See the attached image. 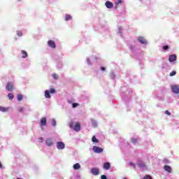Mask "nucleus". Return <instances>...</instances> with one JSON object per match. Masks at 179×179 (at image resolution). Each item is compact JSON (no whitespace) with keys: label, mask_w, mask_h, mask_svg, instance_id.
<instances>
[{"label":"nucleus","mask_w":179,"mask_h":179,"mask_svg":"<svg viewBox=\"0 0 179 179\" xmlns=\"http://www.w3.org/2000/svg\"><path fill=\"white\" fill-rule=\"evenodd\" d=\"M70 128L76 131V132H79L80 131V123L76 122L75 126L73 125V122H71L69 124Z\"/></svg>","instance_id":"1"},{"label":"nucleus","mask_w":179,"mask_h":179,"mask_svg":"<svg viewBox=\"0 0 179 179\" xmlns=\"http://www.w3.org/2000/svg\"><path fill=\"white\" fill-rule=\"evenodd\" d=\"M57 148L59 149V150L65 149V143H64V142H62V141L57 142Z\"/></svg>","instance_id":"2"},{"label":"nucleus","mask_w":179,"mask_h":179,"mask_svg":"<svg viewBox=\"0 0 179 179\" xmlns=\"http://www.w3.org/2000/svg\"><path fill=\"white\" fill-rule=\"evenodd\" d=\"M6 90L8 92H12L13 90V83L12 82H8L7 83V85L6 87Z\"/></svg>","instance_id":"3"},{"label":"nucleus","mask_w":179,"mask_h":179,"mask_svg":"<svg viewBox=\"0 0 179 179\" xmlns=\"http://www.w3.org/2000/svg\"><path fill=\"white\" fill-rule=\"evenodd\" d=\"M92 150H93L95 153H101V152H103V148L94 145V146H93V148H92Z\"/></svg>","instance_id":"4"},{"label":"nucleus","mask_w":179,"mask_h":179,"mask_svg":"<svg viewBox=\"0 0 179 179\" xmlns=\"http://www.w3.org/2000/svg\"><path fill=\"white\" fill-rule=\"evenodd\" d=\"M91 173L93 176H99V174H100V171L99 170V168H92L91 169Z\"/></svg>","instance_id":"5"},{"label":"nucleus","mask_w":179,"mask_h":179,"mask_svg":"<svg viewBox=\"0 0 179 179\" xmlns=\"http://www.w3.org/2000/svg\"><path fill=\"white\" fill-rule=\"evenodd\" d=\"M172 92L176 93V94H178L179 93V87L178 85H173L171 87Z\"/></svg>","instance_id":"6"},{"label":"nucleus","mask_w":179,"mask_h":179,"mask_svg":"<svg viewBox=\"0 0 179 179\" xmlns=\"http://www.w3.org/2000/svg\"><path fill=\"white\" fill-rule=\"evenodd\" d=\"M105 5L106 6V8H108V9H111L113 8H114V4H113V3H111V1H107L105 3Z\"/></svg>","instance_id":"7"},{"label":"nucleus","mask_w":179,"mask_h":179,"mask_svg":"<svg viewBox=\"0 0 179 179\" xmlns=\"http://www.w3.org/2000/svg\"><path fill=\"white\" fill-rule=\"evenodd\" d=\"M48 45L50 47V48H55L57 47L55 42L51 40L48 41Z\"/></svg>","instance_id":"8"},{"label":"nucleus","mask_w":179,"mask_h":179,"mask_svg":"<svg viewBox=\"0 0 179 179\" xmlns=\"http://www.w3.org/2000/svg\"><path fill=\"white\" fill-rule=\"evenodd\" d=\"M47 125V118L42 117L41 119V127H45Z\"/></svg>","instance_id":"9"},{"label":"nucleus","mask_w":179,"mask_h":179,"mask_svg":"<svg viewBox=\"0 0 179 179\" xmlns=\"http://www.w3.org/2000/svg\"><path fill=\"white\" fill-rule=\"evenodd\" d=\"M177 59V55H171L169 56V62H174Z\"/></svg>","instance_id":"10"},{"label":"nucleus","mask_w":179,"mask_h":179,"mask_svg":"<svg viewBox=\"0 0 179 179\" xmlns=\"http://www.w3.org/2000/svg\"><path fill=\"white\" fill-rule=\"evenodd\" d=\"M103 169H104V170H110V169H111V165L110 164V162L104 163Z\"/></svg>","instance_id":"11"},{"label":"nucleus","mask_w":179,"mask_h":179,"mask_svg":"<svg viewBox=\"0 0 179 179\" xmlns=\"http://www.w3.org/2000/svg\"><path fill=\"white\" fill-rule=\"evenodd\" d=\"M138 41H139V43H141V44H146V39H145V38L139 36L138 38Z\"/></svg>","instance_id":"12"},{"label":"nucleus","mask_w":179,"mask_h":179,"mask_svg":"<svg viewBox=\"0 0 179 179\" xmlns=\"http://www.w3.org/2000/svg\"><path fill=\"white\" fill-rule=\"evenodd\" d=\"M165 171H168V173H171V166L169 165H165L164 167Z\"/></svg>","instance_id":"13"},{"label":"nucleus","mask_w":179,"mask_h":179,"mask_svg":"<svg viewBox=\"0 0 179 179\" xmlns=\"http://www.w3.org/2000/svg\"><path fill=\"white\" fill-rule=\"evenodd\" d=\"M45 142L48 146H52V141H51V138L46 139Z\"/></svg>","instance_id":"14"},{"label":"nucleus","mask_w":179,"mask_h":179,"mask_svg":"<svg viewBox=\"0 0 179 179\" xmlns=\"http://www.w3.org/2000/svg\"><path fill=\"white\" fill-rule=\"evenodd\" d=\"M21 53L22 54V58H27V57L29 56V55L27 54V52L24 50H22Z\"/></svg>","instance_id":"15"},{"label":"nucleus","mask_w":179,"mask_h":179,"mask_svg":"<svg viewBox=\"0 0 179 179\" xmlns=\"http://www.w3.org/2000/svg\"><path fill=\"white\" fill-rule=\"evenodd\" d=\"M45 97L46 99H51V95H50V91L49 90L45 91Z\"/></svg>","instance_id":"16"},{"label":"nucleus","mask_w":179,"mask_h":179,"mask_svg":"<svg viewBox=\"0 0 179 179\" xmlns=\"http://www.w3.org/2000/svg\"><path fill=\"white\" fill-rule=\"evenodd\" d=\"M8 110H9L8 108L0 106V111H1L2 113H6V111H8Z\"/></svg>","instance_id":"17"},{"label":"nucleus","mask_w":179,"mask_h":179,"mask_svg":"<svg viewBox=\"0 0 179 179\" xmlns=\"http://www.w3.org/2000/svg\"><path fill=\"white\" fill-rule=\"evenodd\" d=\"M73 167L74 170H79L80 169V164L79 163L75 164Z\"/></svg>","instance_id":"18"},{"label":"nucleus","mask_w":179,"mask_h":179,"mask_svg":"<svg viewBox=\"0 0 179 179\" xmlns=\"http://www.w3.org/2000/svg\"><path fill=\"white\" fill-rule=\"evenodd\" d=\"M92 141L94 143H99V140L96 138V136H93L92 138Z\"/></svg>","instance_id":"19"},{"label":"nucleus","mask_w":179,"mask_h":179,"mask_svg":"<svg viewBox=\"0 0 179 179\" xmlns=\"http://www.w3.org/2000/svg\"><path fill=\"white\" fill-rule=\"evenodd\" d=\"M8 97L9 100H13V98L15 97V96L13 95V94L9 93L8 94Z\"/></svg>","instance_id":"20"},{"label":"nucleus","mask_w":179,"mask_h":179,"mask_svg":"<svg viewBox=\"0 0 179 179\" xmlns=\"http://www.w3.org/2000/svg\"><path fill=\"white\" fill-rule=\"evenodd\" d=\"M17 100H18V101H22V100H23V95L18 94L17 95Z\"/></svg>","instance_id":"21"},{"label":"nucleus","mask_w":179,"mask_h":179,"mask_svg":"<svg viewBox=\"0 0 179 179\" xmlns=\"http://www.w3.org/2000/svg\"><path fill=\"white\" fill-rule=\"evenodd\" d=\"M72 19V16L69 15H66L65 17V20L68 21V20H71Z\"/></svg>","instance_id":"22"},{"label":"nucleus","mask_w":179,"mask_h":179,"mask_svg":"<svg viewBox=\"0 0 179 179\" xmlns=\"http://www.w3.org/2000/svg\"><path fill=\"white\" fill-rule=\"evenodd\" d=\"M176 75H177V71H176L171 72L169 74L170 76H176Z\"/></svg>","instance_id":"23"},{"label":"nucleus","mask_w":179,"mask_h":179,"mask_svg":"<svg viewBox=\"0 0 179 179\" xmlns=\"http://www.w3.org/2000/svg\"><path fill=\"white\" fill-rule=\"evenodd\" d=\"M17 35L18 36V37H22L23 36V33L21 31H17Z\"/></svg>","instance_id":"24"},{"label":"nucleus","mask_w":179,"mask_h":179,"mask_svg":"<svg viewBox=\"0 0 179 179\" xmlns=\"http://www.w3.org/2000/svg\"><path fill=\"white\" fill-rule=\"evenodd\" d=\"M143 179H153L150 175H145Z\"/></svg>","instance_id":"25"},{"label":"nucleus","mask_w":179,"mask_h":179,"mask_svg":"<svg viewBox=\"0 0 179 179\" xmlns=\"http://www.w3.org/2000/svg\"><path fill=\"white\" fill-rule=\"evenodd\" d=\"M52 76L53 79H55V80H57V79H58L59 78L58 76V75L55 74V73L52 74Z\"/></svg>","instance_id":"26"},{"label":"nucleus","mask_w":179,"mask_h":179,"mask_svg":"<svg viewBox=\"0 0 179 179\" xmlns=\"http://www.w3.org/2000/svg\"><path fill=\"white\" fill-rule=\"evenodd\" d=\"M131 142H132V143H136L138 142V140L136 138H132L131 139Z\"/></svg>","instance_id":"27"},{"label":"nucleus","mask_w":179,"mask_h":179,"mask_svg":"<svg viewBox=\"0 0 179 179\" xmlns=\"http://www.w3.org/2000/svg\"><path fill=\"white\" fill-rule=\"evenodd\" d=\"M78 106H79V103H73L72 104L73 108H76V107H78Z\"/></svg>","instance_id":"28"},{"label":"nucleus","mask_w":179,"mask_h":179,"mask_svg":"<svg viewBox=\"0 0 179 179\" xmlns=\"http://www.w3.org/2000/svg\"><path fill=\"white\" fill-rule=\"evenodd\" d=\"M92 124L93 127H97V122L93 120L92 122Z\"/></svg>","instance_id":"29"},{"label":"nucleus","mask_w":179,"mask_h":179,"mask_svg":"<svg viewBox=\"0 0 179 179\" xmlns=\"http://www.w3.org/2000/svg\"><path fill=\"white\" fill-rule=\"evenodd\" d=\"M52 125L53 127H55V125H57V121H55V119L52 120Z\"/></svg>","instance_id":"30"},{"label":"nucleus","mask_w":179,"mask_h":179,"mask_svg":"<svg viewBox=\"0 0 179 179\" xmlns=\"http://www.w3.org/2000/svg\"><path fill=\"white\" fill-rule=\"evenodd\" d=\"M116 5H120V3H122V0H117L116 2H115Z\"/></svg>","instance_id":"31"},{"label":"nucleus","mask_w":179,"mask_h":179,"mask_svg":"<svg viewBox=\"0 0 179 179\" xmlns=\"http://www.w3.org/2000/svg\"><path fill=\"white\" fill-rule=\"evenodd\" d=\"M49 92H50L51 94L52 93H55V90L54 88L50 89V90L49 91Z\"/></svg>","instance_id":"32"},{"label":"nucleus","mask_w":179,"mask_h":179,"mask_svg":"<svg viewBox=\"0 0 179 179\" xmlns=\"http://www.w3.org/2000/svg\"><path fill=\"white\" fill-rule=\"evenodd\" d=\"M165 114H166V115H171V113H170L169 110H166Z\"/></svg>","instance_id":"33"},{"label":"nucleus","mask_w":179,"mask_h":179,"mask_svg":"<svg viewBox=\"0 0 179 179\" xmlns=\"http://www.w3.org/2000/svg\"><path fill=\"white\" fill-rule=\"evenodd\" d=\"M163 50H164L165 51L169 50V45H165L163 47Z\"/></svg>","instance_id":"34"},{"label":"nucleus","mask_w":179,"mask_h":179,"mask_svg":"<svg viewBox=\"0 0 179 179\" xmlns=\"http://www.w3.org/2000/svg\"><path fill=\"white\" fill-rule=\"evenodd\" d=\"M101 179H107V176H106V175H102V176H101Z\"/></svg>","instance_id":"35"},{"label":"nucleus","mask_w":179,"mask_h":179,"mask_svg":"<svg viewBox=\"0 0 179 179\" xmlns=\"http://www.w3.org/2000/svg\"><path fill=\"white\" fill-rule=\"evenodd\" d=\"M130 166H132L133 167H136L135 164H134L133 162H129Z\"/></svg>","instance_id":"36"},{"label":"nucleus","mask_w":179,"mask_h":179,"mask_svg":"<svg viewBox=\"0 0 179 179\" xmlns=\"http://www.w3.org/2000/svg\"><path fill=\"white\" fill-rule=\"evenodd\" d=\"M22 112H23V108H20L19 113H22Z\"/></svg>","instance_id":"37"},{"label":"nucleus","mask_w":179,"mask_h":179,"mask_svg":"<svg viewBox=\"0 0 179 179\" xmlns=\"http://www.w3.org/2000/svg\"><path fill=\"white\" fill-rule=\"evenodd\" d=\"M101 71H106V67H101Z\"/></svg>","instance_id":"38"},{"label":"nucleus","mask_w":179,"mask_h":179,"mask_svg":"<svg viewBox=\"0 0 179 179\" xmlns=\"http://www.w3.org/2000/svg\"><path fill=\"white\" fill-rule=\"evenodd\" d=\"M39 141H41V142H43V137L39 138Z\"/></svg>","instance_id":"39"},{"label":"nucleus","mask_w":179,"mask_h":179,"mask_svg":"<svg viewBox=\"0 0 179 179\" xmlns=\"http://www.w3.org/2000/svg\"><path fill=\"white\" fill-rule=\"evenodd\" d=\"M0 169H2V164L0 163Z\"/></svg>","instance_id":"40"},{"label":"nucleus","mask_w":179,"mask_h":179,"mask_svg":"<svg viewBox=\"0 0 179 179\" xmlns=\"http://www.w3.org/2000/svg\"><path fill=\"white\" fill-rule=\"evenodd\" d=\"M123 179H127V178H124Z\"/></svg>","instance_id":"41"},{"label":"nucleus","mask_w":179,"mask_h":179,"mask_svg":"<svg viewBox=\"0 0 179 179\" xmlns=\"http://www.w3.org/2000/svg\"><path fill=\"white\" fill-rule=\"evenodd\" d=\"M17 179H20V178H17Z\"/></svg>","instance_id":"42"},{"label":"nucleus","mask_w":179,"mask_h":179,"mask_svg":"<svg viewBox=\"0 0 179 179\" xmlns=\"http://www.w3.org/2000/svg\"><path fill=\"white\" fill-rule=\"evenodd\" d=\"M18 1H20V0H18Z\"/></svg>","instance_id":"43"}]
</instances>
